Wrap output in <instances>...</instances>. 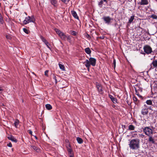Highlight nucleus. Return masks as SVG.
Wrapping results in <instances>:
<instances>
[{"label": "nucleus", "instance_id": "nucleus-14", "mask_svg": "<svg viewBox=\"0 0 157 157\" xmlns=\"http://www.w3.org/2000/svg\"><path fill=\"white\" fill-rule=\"evenodd\" d=\"M109 97L113 103H115L117 102V99L114 98L112 95H109Z\"/></svg>", "mask_w": 157, "mask_h": 157}, {"label": "nucleus", "instance_id": "nucleus-23", "mask_svg": "<svg viewBox=\"0 0 157 157\" xmlns=\"http://www.w3.org/2000/svg\"><path fill=\"white\" fill-rule=\"evenodd\" d=\"M128 127V130L130 131L134 130L135 128V126L132 124L129 125Z\"/></svg>", "mask_w": 157, "mask_h": 157}, {"label": "nucleus", "instance_id": "nucleus-56", "mask_svg": "<svg viewBox=\"0 0 157 157\" xmlns=\"http://www.w3.org/2000/svg\"><path fill=\"white\" fill-rule=\"evenodd\" d=\"M140 136H144V135H142V134H140Z\"/></svg>", "mask_w": 157, "mask_h": 157}, {"label": "nucleus", "instance_id": "nucleus-4", "mask_svg": "<svg viewBox=\"0 0 157 157\" xmlns=\"http://www.w3.org/2000/svg\"><path fill=\"white\" fill-rule=\"evenodd\" d=\"M155 128L153 126H151V128L149 127H145L143 130L146 135L149 136L152 134L153 132L155 130Z\"/></svg>", "mask_w": 157, "mask_h": 157}, {"label": "nucleus", "instance_id": "nucleus-38", "mask_svg": "<svg viewBox=\"0 0 157 157\" xmlns=\"http://www.w3.org/2000/svg\"><path fill=\"white\" fill-rule=\"evenodd\" d=\"M6 37L7 39L8 40H10L12 38L10 35V34L6 35Z\"/></svg>", "mask_w": 157, "mask_h": 157}, {"label": "nucleus", "instance_id": "nucleus-58", "mask_svg": "<svg viewBox=\"0 0 157 157\" xmlns=\"http://www.w3.org/2000/svg\"><path fill=\"white\" fill-rule=\"evenodd\" d=\"M134 133H135L137 132V131H134Z\"/></svg>", "mask_w": 157, "mask_h": 157}, {"label": "nucleus", "instance_id": "nucleus-9", "mask_svg": "<svg viewBox=\"0 0 157 157\" xmlns=\"http://www.w3.org/2000/svg\"><path fill=\"white\" fill-rule=\"evenodd\" d=\"M149 71L157 67V60H154L149 66Z\"/></svg>", "mask_w": 157, "mask_h": 157}, {"label": "nucleus", "instance_id": "nucleus-19", "mask_svg": "<svg viewBox=\"0 0 157 157\" xmlns=\"http://www.w3.org/2000/svg\"><path fill=\"white\" fill-rule=\"evenodd\" d=\"M8 138L9 140H11L12 141L15 142H17V140L12 135L10 136L9 137H8Z\"/></svg>", "mask_w": 157, "mask_h": 157}, {"label": "nucleus", "instance_id": "nucleus-28", "mask_svg": "<svg viewBox=\"0 0 157 157\" xmlns=\"http://www.w3.org/2000/svg\"><path fill=\"white\" fill-rule=\"evenodd\" d=\"M76 139L78 142L79 144H82L83 143V140L81 138L79 137H78Z\"/></svg>", "mask_w": 157, "mask_h": 157}, {"label": "nucleus", "instance_id": "nucleus-17", "mask_svg": "<svg viewBox=\"0 0 157 157\" xmlns=\"http://www.w3.org/2000/svg\"><path fill=\"white\" fill-rule=\"evenodd\" d=\"M140 5H147L148 4V0H141L140 2Z\"/></svg>", "mask_w": 157, "mask_h": 157}, {"label": "nucleus", "instance_id": "nucleus-5", "mask_svg": "<svg viewBox=\"0 0 157 157\" xmlns=\"http://www.w3.org/2000/svg\"><path fill=\"white\" fill-rule=\"evenodd\" d=\"M35 19L34 16H28L25 18V20L23 21V25H26L30 22L35 23Z\"/></svg>", "mask_w": 157, "mask_h": 157}, {"label": "nucleus", "instance_id": "nucleus-37", "mask_svg": "<svg viewBox=\"0 0 157 157\" xmlns=\"http://www.w3.org/2000/svg\"><path fill=\"white\" fill-rule=\"evenodd\" d=\"M53 78L55 80V83L56 84L58 82V81L57 79V77L54 74H53Z\"/></svg>", "mask_w": 157, "mask_h": 157}, {"label": "nucleus", "instance_id": "nucleus-52", "mask_svg": "<svg viewBox=\"0 0 157 157\" xmlns=\"http://www.w3.org/2000/svg\"><path fill=\"white\" fill-rule=\"evenodd\" d=\"M70 156V157H74V154L72 155H70V156Z\"/></svg>", "mask_w": 157, "mask_h": 157}, {"label": "nucleus", "instance_id": "nucleus-47", "mask_svg": "<svg viewBox=\"0 0 157 157\" xmlns=\"http://www.w3.org/2000/svg\"><path fill=\"white\" fill-rule=\"evenodd\" d=\"M99 38L101 39H103L104 38V36H102L99 37Z\"/></svg>", "mask_w": 157, "mask_h": 157}, {"label": "nucleus", "instance_id": "nucleus-49", "mask_svg": "<svg viewBox=\"0 0 157 157\" xmlns=\"http://www.w3.org/2000/svg\"><path fill=\"white\" fill-rule=\"evenodd\" d=\"M61 1L64 3L68 2L69 1V0H61Z\"/></svg>", "mask_w": 157, "mask_h": 157}, {"label": "nucleus", "instance_id": "nucleus-50", "mask_svg": "<svg viewBox=\"0 0 157 157\" xmlns=\"http://www.w3.org/2000/svg\"><path fill=\"white\" fill-rule=\"evenodd\" d=\"M73 154H74V153H73V151L70 152V153H68V154L69 156H70V155H72Z\"/></svg>", "mask_w": 157, "mask_h": 157}, {"label": "nucleus", "instance_id": "nucleus-26", "mask_svg": "<svg viewBox=\"0 0 157 157\" xmlns=\"http://www.w3.org/2000/svg\"><path fill=\"white\" fill-rule=\"evenodd\" d=\"M55 30L56 33L59 35V36H61V35L62 34V33H63V32L57 29H55Z\"/></svg>", "mask_w": 157, "mask_h": 157}, {"label": "nucleus", "instance_id": "nucleus-27", "mask_svg": "<svg viewBox=\"0 0 157 157\" xmlns=\"http://www.w3.org/2000/svg\"><path fill=\"white\" fill-rule=\"evenodd\" d=\"M72 37L69 35H67L66 38L67 40L70 43H71L72 42L71 40Z\"/></svg>", "mask_w": 157, "mask_h": 157}, {"label": "nucleus", "instance_id": "nucleus-51", "mask_svg": "<svg viewBox=\"0 0 157 157\" xmlns=\"http://www.w3.org/2000/svg\"><path fill=\"white\" fill-rule=\"evenodd\" d=\"M65 142H66L67 143H69V141L68 140H67V139H66V140H65Z\"/></svg>", "mask_w": 157, "mask_h": 157}, {"label": "nucleus", "instance_id": "nucleus-7", "mask_svg": "<svg viewBox=\"0 0 157 157\" xmlns=\"http://www.w3.org/2000/svg\"><path fill=\"white\" fill-rule=\"evenodd\" d=\"M144 52L147 54H149L151 53L152 52V48L148 45H145L143 48Z\"/></svg>", "mask_w": 157, "mask_h": 157}, {"label": "nucleus", "instance_id": "nucleus-54", "mask_svg": "<svg viewBox=\"0 0 157 157\" xmlns=\"http://www.w3.org/2000/svg\"><path fill=\"white\" fill-rule=\"evenodd\" d=\"M3 90L0 87V92L2 91Z\"/></svg>", "mask_w": 157, "mask_h": 157}, {"label": "nucleus", "instance_id": "nucleus-39", "mask_svg": "<svg viewBox=\"0 0 157 157\" xmlns=\"http://www.w3.org/2000/svg\"><path fill=\"white\" fill-rule=\"evenodd\" d=\"M45 44L47 46L48 48L50 49V50L51 49V48L50 47V44L49 43V42L48 41L46 42L45 43Z\"/></svg>", "mask_w": 157, "mask_h": 157}, {"label": "nucleus", "instance_id": "nucleus-42", "mask_svg": "<svg viewBox=\"0 0 157 157\" xmlns=\"http://www.w3.org/2000/svg\"><path fill=\"white\" fill-rule=\"evenodd\" d=\"M67 150L68 152V153H70V152H72L73 151H72V148H71V147H70V148H68L67 147Z\"/></svg>", "mask_w": 157, "mask_h": 157}, {"label": "nucleus", "instance_id": "nucleus-48", "mask_svg": "<svg viewBox=\"0 0 157 157\" xmlns=\"http://www.w3.org/2000/svg\"><path fill=\"white\" fill-rule=\"evenodd\" d=\"M122 127L123 129L126 128V126L125 125H122Z\"/></svg>", "mask_w": 157, "mask_h": 157}, {"label": "nucleus", "instance_id": "nucleus-25", "mask_svg": "<svg viewBox=\"0 0 157 157\" xmlns=\"http://www.w3.org/2000/svg\"><path fill=\"white\" fill-rule=\"evenodd\" d=\"M134 16H132L130 17L128 23V25H129L133 21L134 19Z\"/></svg>", "mask_w": 157, "mask_h": 157}, {"label": "nucleus", "instance_id": "nucleus-2", "mask_svg": "<svg viewBox=\"0 0 157 157\" xmlns=\"http://www.w3.org/2000/svg\"><path fill=\"white\" fill-rule=\"evenodd\" d=\"M96 59L92 57H90L89 59V60L86 59L84 63L86 67L87 68V69L89 70L90 66V65L93 66H95L96 64Z\"/></svg>", "mask_w": 157, "mask_h": 157}, {"label": "nucleus", "instance_id": "nucleus-16", "mask_svg": "<svg viewBox=\"0 0 157 157\" xmlns=\"http://www.w3.org/2000/svg\"><path fill=\"white\" fill-rule=\"evenodd\" d=\"M67 35H66L63 33L59 36L61 39L63 40H66Z\"/></svg>", "mask_w": 157, "mask_h": 157}, {"label": "nucleus", "instance_id": "nucleus-41", "mask_svg": "<svg viewBox=\"0 0 157 157\" xmlns=\"http://www.w3.org/2000/svg\"><path fill=\"white\" fill-rule=\"evenodd\" d=\"M66 147L67 149V147L68 148H69L71 147V145L69 143H67L66 144Z\"/></svg>", "mask_w": 157, "mask_h": 157}, {"label": "nucleus", "instance_id": "nucleus-55", "mask_svg": "<svg viewBox=\"0 0 157 157\" xmlns=\"http://www.w3.org/2000/svg\"><path fill=\"white\" fill-rule=\"evenodd\" d=\"M43 129L44 130L45 129V127H43Z\"/></svg>", "mask_w": 157, "mask_h": 157}, {"label": "nucleus", "instance_id": "nucleus-46", "mask_svg": "<svg viewBox=\"0 0 157 157\" xmlns=\"http://www.w3.org/2000/svg\"><path fill=\"white\" fill-rule=\"evenodd\" d=\"M28 132H29V134H30V135H32V131L31 130H28Z\"/></svg>", "mask_w": 157, "mask_h": 157}, {"label": "nucleus", "instance_id": "nucleus-53", "mask_svg": "<svg viewBox=\"0 0 157 157\" xmlns=\"http://www.w3.org/2000/svg\"><path fill=\"white\" fill-rule=\"evenodd\" d=\"M34 137L35 138V139L36 140H37L38 139V138L36 136H34Z\"/></svg>", "mask_w": 157, "mask_h": 157}, {"label": "nucleus", "instance_id": "nucleus-10", "mask_svg": "<svg viewBox=\"0 0 157 157\" xmlns=\"http://www.w3.org/2000/svg\"><path fill=\"white\" fill-rule=\"evenodd\" d=\"M96 86L97 89V90L99 94H102L104 93V91L101 85L98 82H97L96 83Z\"/></svg>", "mask_w": 157, "mask_h": 157}, {"label": "nucleus", "instance_id": "nucleus-40", "mask_svg": "<svg viewBox=\"0 0 157 157\" xmlns=\"http://www.w3.org/2000/svg\"><path fill=\"white\" fill-rule=\"evenodd\" d=\"M137 82V80L135 79H132L131 80V82L132 83H135Z\"/></svg>", "mask_w": 157, "mask_h": 157}, {"label": "nucleus", "instance_id": "nucleus-20", "mask_svg": "<svg viewBox=\"0 0 157 157\" xmlns=\"http://www.w3.org/2000/svg\"><path fill=\"white\" fill-rule=\"evenodd\" d=\"M133 99L136 104L137 105H138L139 104V101L136 97H133Z\"/></svg>", "mask_w": 157, "mask_h": 157}, {"label": "nucleus", "instance_id": "nucleus-33", "mask_svg": "<svg viewBox=\"0 0 157 157\" xmlns=\"http://www.w3.org/2000/svg\"><path fill=\"white\" fill-rule=\"evenodd\" d=\"M59 65L60 68L63 71H64L65 70V67L62 64L59 63Z\"/></svg>", "mask_w": 157, "mask_h": 157}, {"label": "nucleus", "instance_id": "nucleus-11", "mask_svg": "<svg viewBox=\"0 0 157 157\" xmlns=\"http://www.w3.org/2000/svg\"><path fill=\"white\" fill-rule=\"evenodd\" d=\"M106 24H109L111 22V21L112 19L109 16H104L102 18Z\"/></svg>", "mask_w": 157, "mask_h": 157}, {"label": "nucleus", "instance_id": "nucleus-35", "mask_svg": "<svg viewBox=\"0 0 157 157\" xmlns=\"http://www.w3.org/2000/svg\"><path fill=\"white\" fill-rule=\"evenodd\" d=\"M23 31L26 34H28L29 33V31L27 29L25 28H23Z\"/></svg>", "mask_w": 157, "mask_h": 157}, {"label": "nucleus", "instance_id": "nucleus-12", "mask_svg": "<svg viewBox=\"0 0 157 157\" xmlns=\"http://www.w3.org/2000/svg\"><path fill=\"white\" fill-rule=\"evenodd\" d=\"M51 4L55 7H57L58 4L57 0H49Z\"/></svg>", "mask_w": 157, "mask_h": 157}, {"label": "nucleus", "instance_id": "nucleus-30", "mask_svg": "<svg viewBox=\"0 0 157 157\" xmlns=\"http://www.w3.org/2000/svg\"><path fill=\"white\" fill-rule=\"evenodd\" d=\"M19 123V121L18 119H16L14 123L15 127L17 128L18 124Z\"/></svg>", "mask_w": 157, "mask_h": 157}, {"label": "nucleus", "instance_id": "nucleus-1", "mask_svg": "<svg viewBox=\"0 0 157 157\" xmlns=\"http://www.w3.org/2000/svg\"><path fill=\"white\" fill-rule=\"evenodd\" d=\"M128 145L130 149L132 151L139 150L140 147V140L137 138L132 139L130 140Z\"/></svg>", "mask_w": 157, "mask_h": 157}, {"label": "nucleus", "instance_id": "nucleus-6", "mask_svg": "<svg viewBox=\"0 0 157 157\" xmlns=\"http://www.w3.org/2000/svg\"><path fill=\"white\" fill-rule=\"evenodd\" d=\"M146 103L148 105H151L152 106H150L149 108V109L152 111L155 110L154 108L155 107H157V105H154L153 104V100H147L146 101Z\"/></svg>", "mask_w": 157, "mask_h": 157}, {"label": "nucleus", "instance_id": "nucleus-29", "mask_svg": "<svg viewBox=\"0 0 157 157\" xmlns=\"http://www.w3.org/2000/svg\"><path fill=\"white\" fill-rule=\"evenodd\" d=\"M46 108L48 110H50L52 109V107L51 105L49 104H47L45 105Z\"/></svg>", "mask_w": 157, "mask_h": 157}, {"label": "nucleus", "instance_id": "nucleus-45", "mask_svg": "<svg viewBox=\"0 0 157 157\" xmlns=\"http://www.w3.org/2000/svg\"><path fill=\"white\" fill-rule=\"evenodd\" d=\"M7 146L10 147H12V144L11 142H10L9 143L7 144Z\"/></svg>", "mask_w": 157, "mask_h": 157}, {"label": "nucleus", "instance_id": "nucleus-18", "mask_svg": "<svg viewBox=\"0 0 157 157\" xmlns=\"http://www.w3.org/2000/svg\"><path fill=\"white\" fill-rule=\"evenodd\" d=\"M150 18H152L153 20H155L156 21V22H157V15L155 14H152L151 15H150L149 16Z\"/></svg>", "mask_w": 157, "mask_h": 157}, {"label": "nucleus", "instance_id": "nucleus-8", "mask_svg": "<svg viewBox=\"0 0 157 157\" xmlns=\"http://www.w3.org/2000/svg\"><path fill=\"white\" fill-rule=\"evenodd\" d=\"M149 108L146 105H144L143 107L141 110V113L143 115H147L148 113V109Z\"/></svg>", "mask_w": 157, "mask_h": 157}, {"label": "nucleus", "instance_id": "nucleus-3", "mask_svg": "<svg viewBox=\"0 0 157 157\" xmlns=\"http://www.w3.org/2000/svg\"><path fill=\"white\" fill-rule=\"evenodd\" d=\"M133 87L135 90L136 94L139 97L142 98V96L139 94V93L142 92L143 91V88L141 87V84L138 83L133 86Z\"/></svg>", "mask_w": 157, "mask_h": 157}, {"label": "nucleus", "instance_id": "nucleus-13", "mask_svg": "<svg viewBox=\"0 0 157 157\" xmlns=\"http://www.w3.org/2000/svg\"><path fill=\"white\" fill-rule=\"evenodd\" d=\"M71 13L73 17L77 19H79V17L75 11L74 10L71 11Z\"/></svg>", "mask_w": 157, "mask_h": 157}, {"label": "nucleus", "instance_id": "nucleus-24", "mask_svg": "<svg viewBox=\"0 0 157 157\" xmlns=\"http://www.w3.org/2000/svg\"><path fill=\"white\" fill-rule=\"evenodd\" d=\"M31 147L35 151L38 152L40 151V149H39L37 147L33 145H32L31 146Z\"/></svg>", "mask_w": 157, "mask_h": 157}, {"label": "nucleus", "instance_id": "nucleus-57", "mask_svg": "<svg viewBox=\"0 0 157 157\" xmlns=\"http://www.w3.org/2000/svg\"><path fill=\"white\" fill-rule=\"evenodd\" d=\"M90 37V36L88 34H87V37Z\"/></svg>", "mask_w": 157, "mask_h": 157}, {"label": "nucleus", "instance_id": "nucleus-32", "mask_svg": "<svg viewBox=\"0 0 157 157\" xmlns=\"http://www.w3.org/2000/svg\"><path fill=\"white\" fill-rule=\"evenodd\" d=\"M70 32V33L73 36H76L77 34V33L74 31L71 30Z\"/></svg>", "mask_w": 157, "mask_h": 157}, {"label": "nucleus", "instance_id": "nucleus-22", "mask_svg": "<svg viewBox=\"0 0 157 157\" xmlns=\"http://www.w3.org/2000/svg\"><path fill=\"white\" fill-rule=\"evenodd\" d=\"M85 51L87 54L90 55L91 52V51L90 48L89 47L86 48L85 49Z\"/></svg>", "mask_w": 157, "mask_h": 157}, {"label": "nucleus", "instance_id": "nucleus-21", "mask_svg": "<svg viewBox=\"0 0 157 157\" xmlns=\"http://www.w3.org/2000/svg\"><path fill=\"white\" fill-rule=\"evenodd\" d=\"M104 2L107 3L108 1L107 0H101V1L98 2V5L100 6V7H101L102 6V5L103 4Z\"/></svg>", "mask_w": 157, "mask_h": 157}, {"label": "nucleus", "instance_id": "nucleus-36", "mask_svg": "<svg viewBox=\"0 0 157 157\" xmlns=\"http://www.w3.org/2000/svg\"><path fill=\"white\" fill-rule=\"evenodd\" d=\"M40 38L41 40L44 43V44H45V43L47 41L46 39H45V38L42 36H40Z\"/></svg>", "mask_w": 157, "mask_h": 157}, {"label": "nucleus", "instance_id": "nucleus-15", "mask_svg": "<svg viewBox=\"0 0 157 157\" xmlns=\"http://www.w3.org/2000/svg\"><path fill=\"white\" fill-rule=\"evenodd\" d=\"M148 136H149L148 141L151 144H154L155 141L154 140V138L151 136V135Z\"/></svg>", "mask_w": 157, "mask_h": 157}, {"label": "nucleus", "instance_id": "nucleus-44", "mask_svg": "<svg viewBox=\"0 0 157 157\" xmlns=\"http://www.w3.org/2000/svg\"><path fill=\"white\" fill-rule=\"evenodd\" d=\"M48 70H46L44 72V75L47 77L48 76Z\"/></svg>", "mask_w": 157, "mask_h": 157}, {"label": "nucleus", "instance_id": "nucleus-43", "mask_svg": "<svg viewBox=\"0 0 157 157\" xmlns=\"http://www.w3.org/2000/svg\"><path fill=\"white\" fill-rule=\"evenodd\" d=\"M113 64L114 65V69L116 67V62L115 59H114L113 60Z\"/></svg>", "mask_w": 157, "mask_h": 157}, {"label": "nucleus", "instance_id": "nucleus-31", "mask_svg": "<svg viewBox=\"0 0 157 157\" xmlns=\"http://www.w3.org/2000/svg\"><path fill=\"white\" fill-rule=\"evenodd\" d=\"M131 133L132 138H135L137 136V134L136 133H134V132H131Z\"/></svg>", "mask_w": 157, "mask_h": 157}, {"label": "nucleus", "instance_id": "nucleus-34", "mask_svg": "<svg viewBox=\"0 0 157 157\" xmlns=\"http://www.w3.org/2000/svg\"><path fill=\"white\" fill-rule=\"evenodd\" d=\"M4 20H3L2 16L0 13V24H2L4 23Z\"/></svg>", "mask_w": 157, "mask_h": 157}]
</instances>
